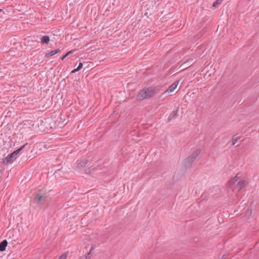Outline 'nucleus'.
I'll return each mask as SVG.
<instances>
[{
    "instance_id": "obj_7",
    "label": "nucleus",
    "mask_w": 259,
    "mask_h": 259,
    "mask_svg": "<svg viewBox=\"0 0 259 259\" xmlns=\"http://www.w3.org/2000/svg\"><path fill=\"white\" fill-rule=\"evenodd\" d=\"M8 245V242L6 240H4L0 243V251H4Z\"/></svg>"
},
{
    "instance_id": "obj_15",
    "label": "nucleus",
    "mask_w": 259,
    "mask_h": 259,
    "mask_svg": "<svg viewBox=\"0 0 259 259\" xmlns=\"http://www.w3.org/2000/svg\"><path fill=\"white\" fill-rule=\"evenodd\" d=\"M82 66H83V64L82 63L80 62L78 67L74 69V70H73L72 71H71V73H75L78 71H79V70H80L82 68Z\"/></svg>"
},
{
    "instance_id": "obj_17",
    "label": "nucleus",
    "mask_w": 259,
    "mask_h": 259,
    "mask_svg": "<svg viewBox=\"0 0 259 259\" xmlns=\"http://www.w3.org/2000/svg\"><path fill=\"white\" fill-rule=\"evenodd\" d=\"M73 52V50L72 51H70L69 52H68L67 53H66L64 55H63L62 57H61V60H63L66 57H67L69 55H70V54H71L72 52Z\"/></svg>"
},
{
    "instance_id": "obj_9",
    "label": "nucleus",
    "mask_w": 259,
    "mask_h": 259,
    "mask_svg": "<svg viewBox=\"0 0 259 259\" xmlns=\"http://www.w3.org/2000/svg\"><path fill=\"white\" fill-rule=\"evenodd\" d=\"M60 52V50L59 49H57V50H54V51H52L50 53H47L45 55V57H50V56H52L55 55L56 54H57V53H59Z\"/></svg>"
},
{
    "instance_id": "obj_8",
    "label": "nucleus",
    "mask_w": 259,
    "mask_h": 259,
    "mask_svg": "<svg viewBox=\"0 0 259 259\" xmlns=\"http://www.w3.org/2000/svg\"><path fill=\"white\" fill-rule=\"evenodd\" d=\"M88 162L89 160L87 159L83 160L77 164V167L80 168L85 167Z\"/></svg>"
},
{
    "instance_id": "obj_14",
    "label": "nucleus",
    "mask_w": 259,
    "mask_h": 259,
    "mask_svg": "<svg viewBox=\"0 0 259 259\" xmlns=\"http://www.w3.org/2000/svg\"><path fill=\"white\" fill-rule=\"evenodd\" d=\"M240 136H233L232 138V145H234L240 139Z\"/></svg>"
},
{
    "instance_id": "obj_10",
    "label": "nucleus",
    "mask_w": 259,
    "mask_h": 259,
    "mask_svg": "<svg viewBox=\"0 0 259 259\" xmlns=\"http://www.w3.org/2000/svg\"><path fill=\"white\" fill-rule=\"evenodd\" d=\"M178 115V110L176 111H173L168 117V121H169L173 118H175Z\"/></svg>"
},
{
    "instance_id": "obj_13",
    "label": "nucleus",
    "mask_w": 259,
    "mask_h": 259,
    "mask_svg": "<svg viewBox=\"0 0 259 259\" xmlns=\"http://www.w3.org/2000/svg\"><path fill=\"white\" fill-rule=\"evenodd\" d=\"M94 249H95V246L93 245H92L91 249H90V251L88 253V254L86 255V256H85L84 259H89L91 257L92 251L94 250Z\"/></svg>"
},
{
    "instance_id": "obj_12",
    "label": "nucleus",
    "mask_w": 259,
    "mask_h": 259,
    "mask_svg": "<svg viewBox=\"0 0 259 259\" xmlns=\"http://www.w3.org/2000/svg\"><path fill=\"white\" fill-rule=\"evenodd\" d=\"M238 174L230 181L229 182V185L230 187L233 186L236 182H237L239 179V177H238Z\"/></svg>"
},
{
    "instance_id": "obj_20",
    "label": "nucleus",
    "mask_w": 259,
    "mask_h": 259,
    "mask_svg": "<svg viewBox=\"0 0 259 259\" xmlns=\"http://www.w3.org/2000/svg\"><path fill=\"white\" fill-rule=\"evenodd\" d=\"M66 255L65 254H62L61 255L58 259H66Z\"/></svg>"
},
{
    "instance_id": "obj_4",
    "label": "nucleus",
    "mask_w": 259,
    "mask_h": 259,
    "mask_svg": "<svg viewBox=\"0 0 259 259\" xmlns=\"http://www.w3.org/2000/svg\"><path fill=\"white\" fill-rule=\"evenodd\" d=\"M46 196L45 195L38 193L35 195L34 201L36 203H39L40 201L45 200Z\"/></svg>"
},
{
    "instance_id": "obj_6",
    "label": "nucleus",
    "mask_w": 259,
    "mask_h": 259,
    "mask_svg": "<svg viewBox=\"0 0 259 259\" xmlns=\"http://www.w3.org/2000/svg\"><path fill=\"white\" fill-rule=\"evenodd\" d=\"M247 184V182L246 180L239 181L237 184V188L238 191H240L242 189L244 188Z\"/></svg>"
},
{
    "instance_id": "obj_16",
    "label": "nucleus",
    "mask_w": 259,
    "mask_h": 259,
    "mask_svg": "<svg viewBox=\"0 0 259 259\" xmlns=\"http://www.w3.org/2000/svg\"><path fill=\"white\" fill-rule=\"evenodd\" d=\"M223 0H217L215 2L213 3L212 5L213 7H217L218 5H220Z\"/></svg>"
},
{
    "instance_id": "obj_21",
    "label": "nucleus",
    "mask_w": 259,
    "mask_h": 259,
    "mask_svg": "<svg viewBox=\"0 0 259 259\" xmlns=\"http://www.w3.org/2000/svg\"><path fill=\"white\" fill-rule=\"evenodd\" d=\"M225 255H223V257H222V259H224L225 258Z\"/></svg>"
},
{
    "instance_id": "obj_5",
    "label": "nucleus",
    "mask_w": 259,
    "mask_h": 259,
    "mask_svg": "<svg viewBox=\"0 0 259 259\" xmlns=\"http://www.w3.org/2000/svg\"><path fill=\"white\" fill-rule=\"evenodd\" d=\"M179 83V80L174 82L172 84H171L168 87L167 90L165 91V93H171V92H173L176 89V88L177 87Z\"/></svg>"
},
{
    "instance_id": "obj_19",
    "label": "nucleus",
    "mask_w": 259,
    "mask_h": 259,
    "mask_svg": "<svg viewBox=\"0 0 259 259\" xmlns=\"http://www.w3.org/2000/svg\"><path fill=\"white\" fill-rule=\"evenodd\" d=\"M5 14L4 10L2 9H0V18L2 17Z\"/></svg>"
},
{
    "instance_id": "obj_2",
    "label": "nucleus",
    "mask_w": 259,
    "mask_h": 259,
    "mask_svg": "<svg viewBox=\"0 0 259 259\" xmlns=\"http://www.w3.org/2000/svg\"><path fill=\"white\" fill-rule=\"evenodd\" d=\"M200 153V149H196L195 150L190 156H189L187 158L185 159L184 161V165L186 168L190 167L193 162L195 160L196 158L198 156V155Z\"/></svg>"
},
{
    "instance_id": "obj_1",
    "label": "nucleus",
    "mask_w": 259,
    "mask_h": 259,
    "mask_svg": "<svg viewBox=\"0 0 259 259\" xmlns=\"http://www.w3.org/2000/svg\"><path fill=\"white\" fill-rule=\"evenodd\" d=\"M155 93V88L153 87L145 88L138 94L137 98L139 100L142 101L145 99L149 98L153 96Z\"/></svg>"
},
{
    "instance_id": "obj_3",
    "label": "nucleus",
    "mask_w": 259,
    "mask_h": 259,
    "mask_svg": "<svg viewBox=\"0 0 259 259\" xmlns=\"http://www.w3.org/2000/svg\"><path fill=\"white\" fill-rule=\"evenodd\" d=\"M27 145V143H25L23 146L21 148L18 149L17 150L14 151L12 153L9 154L7 157H6L5 159H3L4 163H9L11 162L13 158H15L17 155L20 153V152Z\"/></svg>"
},
{
    "instance_id": "obj_11",
    "label": "nucleus",
    "mask_w": 259,
    "mask_h": 259,
    "mask_svg": "<svg viewBox=\"0 0 259 259\" xmlns=\"http://www.w3.org/2000/svg\"><path fill=\"white\" fill-rule=\"evenodd\" d=\"M50 41V37L48 35H44L41 38V42L42 44H47Z\"/></svg>"
},
{
    "instance_id": "obj_18",
    "label": "nucleus",
    "mask_w": 259,
    "mask_h": 259,
    "mask_svg": "<svg viewBox=\"0 0 259 259\" xmlns=\"http://www.w3.org/2000/svg\"><path fill=\"white\" fill-rule=\"evenodd\" d=\"M193 59H190V60H188V61H187L185 62V63H185V64L188 63V64H187V65H191V64H193Z\"/></svg>"
}]
</instances>
